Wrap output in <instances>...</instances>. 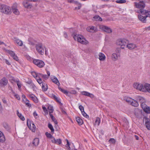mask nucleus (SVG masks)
<instances>
[{
	"mask_svg": "<svg viewBox=\"0 0 150 150\" xmlns=\"http://www.w3.org/2000/svg\"><path fill=\"white\" fill-rule=\"evenodd\" d=\"M27 125L29 128L33 132H35L36 129L35 126L33 123H31L29 119H28L27 120Z\"/></svg>",
	"mask_w": 150,
	"mask_h": 150,
	"instance_id": "obj_8",
	"label": "nucleus"
},
{
	"mask_svg": "<svg viewBox=\"0 0 150 150\" xmlns=\"http://www.w3.org/2000/svg\"><path fill=\"white\" fill-rule=\"evenodd\" d=\"M50 139H51V142L52 143H54V142H56L55 139L53 137H52Z\"/></svg>",
	"mask_w": 150,
	"mask_h": 150,
	"instance_id": "obj_57",
	"label": "nucleus"
},
{
	"mask_svg": "<svg viewBox=\"0 0 150 150\" xmlns=\"http://www.w3.org/2000/svg\"><path fill=\"white\" fill-rule=\"evenodd\" d=\"M4 62L6 63V64H7L8 65H10V62H9V61L7 60V59H4Z\"/></svg>",
	"mask_w": 150,
	"mask_h": 150,
	"instance_id": "obj_59",
	"label": "nucleus"
},
{
	"mask_svg": "<svg viewBox=\"0 0 150 150\" xmlns=\"http://www.w3.org/2000/svg\"><path fill=\"white\" fill-rule=\"evenodd\" d=\"M13 95L14 96V97L18 100H20V98L19 96L16 94L14 92H13Z\"/></svg>",
	"mask_w": 150,
	"mask_h": 150,
	"instance_id": "obj_44",
	"label": "nucleus"
},
{
	"mask_svg": "<svg viewBox=\"0 0 150 150\" xmlns=\"http://www.w3.org/2000/svg\"><path fill=\"white\" fill-rule=\"evenodd\" d=\"M79 108L81 111V112H82V111H83L84 110V108L83 106H82L81 105H80L79 106Z\"/></svg>",
	"mask_w": 150,
	"mask_h": 150,
	"instance_id": "obj_56",
	"label": "nucleus"
},
{
	"mask_svg": "<svg viewBox=\"0 0 150 150\" xmlns=\"http://www.w3.org/2000/svg\"><path fill=\"white\" fill-rule=\"evenodd\" d=\"M8 83L7 79L5 77L3 78L0 80V86H3L6 85Z\"/></svg>",
	"mask_w": 150,
	"mask_h": 150,
	"instance_id": "obj_14",
	"label": "nucleus"
},
{
	"mask_svg": "<svg viewBox=\"0 0 150 150\" xmlns=\"http://www.w3.org/2000/svg\"><path fill=\"white\" fill-rule=\"evenodd\" d=\"M48 109L49 113H52L54 110L53 107L50 105L48 107Z\"/></svg>",
	"mask_w": 150,
	"mask_h": 150,
	"instance_id": "obj_38",
	"label": "nucleus"
},
{
	"mask_svg": "<svg viewBox=\"0 0 150 150\" xmlns=\"http://www.w3.org/2000/svg\"><path fill=\"white\" fill-rule=\"evenodd\" d=\"M33 115L34 117L35 118H36V116H38V114L35 112H33Z\"/></svg>",
	"mask_w": 150,
	"mask_h": 150,
	"instance_id": "obj_61",
	"label": "nucleus"
},
{
	"mask_svg": "<svg viewBox=\"0 0 150 150\" xmlns=\"http://www.w3.org/2000/svg\"><path fill=\"white\" fill-rule=\"evenodd\" d=\"M76 120L79 125H81L83 123V120L79 117H76Z\"/></svg>",
	"mask_w": 150,
	"mask_h": 150,
	"instance_id": "obj_32",
	"label": "nucleus"
},
{
	"mask_svg": "<svg viewBox=\"0 0 150 150\" xmlns=\"http://www.w3.org/2000/svg\"><path fill=\"white\" fill-rule=\"evenodd\" d=\"M126 47L130 50H132L136 48L137 46L135 44L133 43H130L126 44Z\"/></svg>",
	"mask_w": 150,
	"mask_h": 150,
	"instance_id": "obj_19",
	"label": "nucleus"
},
{
	"mask_svg": "<svg viewBox=\"0 0 150 150\" xmlns=\"http://www.w3.org/2000/svg\"><path fill=\"white\" fill-rule=\"evenodd\" d=\"M74 38L76 41L83 45H87L89 42L81 35H75L74 36Z\"/></svg>",
	"mask_w": 150,
	"mask_h": 150,
	"instance_id": "obj_1",
	"label": "nucleus"
},
{
	"mask_svg": "<svg viewBox=\"0 0 150 150\" xmlns=\"http://www.w3.org/2000/svg\"><path fill=\"white\" fill-rule=\"evenodd\" d=\"M124 100L127 103L131 105L132 106L137 107L139 105L138 102L136 100L129 97H125Z\"/></svg>",
	"mask_w": 150,
	"mask_h": 150,
	"instance_id": "obj_2",
	"label": "nucleus"
},
{
	"mask_svg": "<svg viewBox=\"0 0 150 150\" xmlns=\"http://www.w3.org/2000/svg\"><path fill=\"white\" fill-rule=\"evenodd\" d=\"M45 135L47 138L50 139H51L53 137L51 134L47 132H46Z\"/></svg>",
	"mask_w": 150,
	"mask_h": 150,
	"instance_id": "obj_50",
	"label": "nucleus"
},
{
	"mask_svg": "<svg viewBox=\"0 0 150 150\" xmlns=\"http://www.w3.org/2000/svg\"><path fill=\"white\" fill-rule=\"evenodd\" d=\"M93 19L95 21H102V18L98 16H96L94 17Z\"/></svg>",
	"mask_w": 150,
	"mask_h": 150,
	"instance_id": "obj_34",
	"label": "nucleus"
},
{
	"mask_svg": "<svg viewBox=\"0 0 150 150\" xmlns=\"http://www.w3.org/2000/svg\"><path fill=\"white\" fill-rule=\"evenodd\" d=\"M17 6L16 4H14L12 7V11L13 13L16 15L19 14V12L16 7Z\"/></svg>",
	"mask_w": 150,
	"mask_h": 150,
	"instance_id": "obj_16",
	"label": "nucleus"
},
{
	"mask_svg": "<svg viewBox=\"0 0 150 150\" xmlns=\"http://www.w3.org/2000/svg\"><path fill=\"white\" fill-rule=\"evenodd\" d=\"M144 92H148L150 93V84L146 83L144 86L143 91Z\"/></svg>",
	"mask_w": 150,
	"mask_h": 150,
	"instance_id": "obj_11",
	"label": "nucleus"
},
{
	"mask_svg": "<svg viewBox=\"0 0 150 150\" xmlns=\"http://www.w3.org/2000/svg\"><path fill=\"white\" fill-rule=\"evenodd\" d=\"M100 123V119L98 117H97L96 118L95 123L94 124L95 126L97 125L98 126L99 125Z\"/></svg>",
	"mask_w": 150,
	"mask_h": 150,
	"instance_id": "obj_33",
	"label": "nucleus"
},
{
	"mask_svg": "<svg viewBox=\"0 0 150 150\" xmlns=\"http://www.w3.org/2000/svg\"><path fill=\"white\" fill-rule=\"evenodd\" d=\"M40 76V77H42L45 79H46L48 78V76L47 75H43L41 74H39Z\"/></svg>",
	"mask_w": 150,
	"mask_h": 150,
	"instance_id": "obj_45",
	"label": "nucleus"
},
{
	"mask_svg": "<svg viewBox=\"0 0 150 150\" xmlns=\"http://www.w3.org/2000/svg\"><path fill=\"white\" fill-rule=\"evenodd\" d=\"M58 88L64 94L67 95L68 93V92L67 91L64 90V89L62 88L61 87H58Z\"/></svg>",
	"mask_w": 150,
	"mask_h": 150,
	"instance_id": "obj_36",
	"label": "nucleus"
},
{
	"mask_svg": "<svg viewBox=\"0 0 150 150\" xmlns=\"http://www.w3.org/2000/svg\"><path fill=\"white\" fill-rule=\"evenodd\" d=\"M42 88L43 91H46L47 89V84L45 83H42Z\"/></svg>",
	"mask_w": 150,
	"mask_h": 150,
	"instance_id": "obj_30",
	"label": "nucleus"
},
{
	"mask_svg": "<svg viewBox=\"0 0 150 150\" xmlns=\"http://www.w3.org/2000/svg\"><path fill=\"white\" fill-rule=\"evenodd\" d=\"M99 59L100 61H103L105 60V56L102 53L100 52L98 54Z\"/></svg>",
	"mask_w": 150,
	"mask_h": 150,
	"instance_id": "obj_22",
	"label": "nucleus"
},
{
	"mask_svg": "<svg viewBox=\"0 0 150 150\" xmlns=\"http://www.w3.org/2000/svg\"><path fill=\"white\" fill-rule=\"evenodd\" d=\"M4 45L5 46H6V45L3 42L0 40V45Z\"/></svg>",
	"mask_w": 150,
	"mask_h": 150,
	"instance_id": "obj_62",
	"label": "nucleus"
},
{
	"mask_svg": "<svg viewBox=\"0 0 150 150\" xmlns=\"http://www.w3.org/2000/svg\"><path fill=\"white\" fill-rule=\"evenodd\" d=\"M67 1L68 3H73L74 4L75 1H74V0H67Z\"/></svg>",
	"mask_w": 150,
	"mask_h": 150,
	"instance_id": "obj_58",
	"label": "nucleus"
},
{
	"mask_svg": "<svg viewBox=\"0 0 150 150\" xmlns=\"http://www.w3.org/2000/svg\"><path fill=\"white\" fill-rule=\"evenodd\" d=\"M137 100L139 101L141 104L143 102H146V100L143 97L139 96L137 97Z\"/></svg>",
	"mask_w": 150,
	"mask_h": 150,
	"instance_id": "obj_23",
	"label": "nucleus"
},
{
	"mask_svg": "<svg viewBox=\"0 0 150 150\" xmlns=\"http://www.w3.org/2000/svg\"><path fill=\"white\" fill-rule=\"evenodd\" d=\"M144 85L139 83H135L133 84L134 88L140 91H143Z\"/></svg>",
	"mask_w": 150,
	"mask_h": 150,
	"instance_id": "obj_6",
	"label": "nucleus"
},
{
	"mask_svg": "<svg viewBox=\"0 0 150 150\" xmlns=\"http://www.w3.org/2000/svg\"><path fill=\"white\" fill-rule=\"evenodd\" d=\"M116 2L117 3L122 4L125 3L126 2L125 0H119L116 1Z\"/></svg>",
	"mask_w": 150,
	"mask_h": 150,
	"instance_id": "obj_43",
	"label": "nucleus"
},
{
	"mask_svg": "<svg viewBox=\"0 0 150 150\" xmlns=\"http://www.w3.org/2000/svg\"><path fill=\"white\" fill-rule=\"evenodd\" d=\"M39 143V140L38 138H35L33 140V144L35 146H37Z\"/></svg>",
	"mask_w": 150,
	"mask_h": 150,
	"instance_id": "obj_27",
	"label": "nucleus"
},
{
	"mask_svg": "<svg viewBox=\"0 0 150 150\" xmlns=\"http://www.w3.org/2000/svg\"><path fill=\"white\" fill-rule=\"evenodd\" d=\"M32 75V76L36 79L37 78H39V74H37L35 71H32L31 72Z\"/></svg>",
	"mask_w": 150,
	"mask_h": 150,
	"instance_id": "obj_31",
	"label": "nucleus"
},
{
	"mask_svg": "<svg viewBox=\"0 0 150 150\" xmlns=\"http://www.w3.org/2000/svg\"><path fill=\"white\" fill-rule=\"evenodd\" d=\"M40 76H39V78H37L36 79L38 83L40 85H41V84H42V83H44L42 82V79L40 78Z\"/></svg>",
	"mask_w": 150,
	"mask_h": 150,
	"instance_id": "obj_41",
	"label": "nucleus"
},
{
	"mask_svg": "<svg viewBox=\"0 0 150 150\" xmlns=\"http://www.w3.org/2000/svg\"><path fill=\"white\" fill-rule=\"evenodd\" d=\"M135 6L136 8L139 9L136 11V12L138 13H141L140 11L141 10H144V8L145 6V4L143 1H140L138 2H135Z\"/></svg>",
	"mask_w": 150,
	"mask_h": 150,
	"instance_id": "obj_3",
	"label": "nucleus"
},
{
	"mask_svg": "<svg viewBox=\"0 0 150 150\" xmlns=\"http://www.w3.org/2000/svg\"><path fill=\"white\" fill-rule=\"evenodd\" d=\"M120 57V54L114 53L112 54V58L113 60L116 61L118 59V57Z\"/></svg>",
	"mask_w": 150,
	"mask_h": 150,
	"instance_id": "obj_21",
	"label": "nucleus"
},
{
	"mask_svg": "<svg viewBox=\"0 0 150 150\" xmlns=\"http://www.w3.org/2000/svg\"><path fill=\"white\" fill-rule=\"evenodd\" d=\"M82 114V115L84 117H85L86 118H88L89 117L88 115L84 111V110L82 111L81 112Z\"/></svg>",
	"mask_w": 150,
	"mask_h": 150,
	"instance_id": "obj_47",
	"label": "nucleus"
},
{
	"mask_svg": "<svg viewBox=\"0 0 150 150\" xmlns=\"http://www.w3.org/2000/svg\"><path fill=\"white\" fill-rule=\"evenodd\" d=\"M86 30L90 32L94 33L97 31V29L96 27L94 26H89L87 28Z\"/></svg>",
	"mask_w": 150,
	"mask_h": 150,
	"instance_id": "obj_15",
	"label": "nucleus"
},
{
	"mask_svg": "<svg viewBox=\"0 0 150 150\" xmlns=\"http://www.w3.org/2000/svg\"><path fill=\"white\" fill-rule=\"evenodd\" d=\"M145 125L147 128L148 130H150V122L148 121L146 122Z\"/></svg>",
	"mask_w": 150,
	"mask_h": 150,
	"instance_id": "obj_40",
	"label": "nucleus"
},
{
	"mask_svg": "<svg viewBox=\"0 0 150 150\" xmlns=\"http://www.w3.org/2000/svg\"><path fill=\"white\" fill-rule=\"evenodd\" d=\"M3 127L6 129H7L8 128V124L6 123H4L3 124Z\"/></svg>",
	"mask_w": 150,
	"mask_h": 150,
	"instance_id": "obj_51",
	"label": "nucleus"
},
{
	"mask_svg": "<svg viewBox=\"0 0 150 150\" xmlns=\"http://www.w3.org/2000/svg\"><path fill=\"white\" fill-rule=\"evenodd\" d=\"M25 103L26 105H27L29 107H30L31 106V104L29 103V102H25Z\"/></svg>",
	"mask_w": 150,
	"mask_h": 150,
	"instance_id": "obj_60",
	"label": "nucleus"
},
{
	"mask_svg": "<svg viewBox=\"0 0 150 150\" xmlns=\"http://www.w3.org/2000/svg\"><path fill=\"white\" fill-rule=\"evenodd\" d=\"M51 80L54 83L56 84L58 86H59L60 83L58 79L55 76L53 77V78Z\"/></svg>",
	"mask_w": 150,
	"mask_h": 150,
	"instance_id": "obj_28",
	"label": "nucleus"
},
{
	"mask_svg": "<svg viewBox=\"0 0 150 150\" xmlns=\"http://www.w3.org/2000/svg\"><path fill=\"white\" fill-rule=\"evenodd\" d=\"M66 140L67 141V144L65 145V147L67 148L68 150H71V148L70 147V144L69 142L67 139H66Z\"/></svg>",
	"mask_w": 150,
	"mask_h": 150,
	"instance_id": "obj_37",
	"label": "nucleus"
},
{
	"mask_svg": "<svg viewBox=\"0 0 150 150\" xmlns=\"http://www.w3.org/2000/svg\"><path fill=\"white\" fill-rule=\"evenodd\" d=\"M145 29L146 30H150V26H149L148 27L145 28Z\"/></svg>",
	"mask_w": 150,
	"mask_h": 150,
	"instance_id": "obj_63",
	"label": "nucleus"
},
{
	"mask_svg": "<svg viewBox=\"0 0 150 150\" xmlns=\"http://www.w3.org/2000/svg\"><path fill=\"white\" fill-rule=\"evenodd\" d=\"M121 51V49L120 48H117L115 50V53L120 54Z\"/></svg>",
	"mask_w": 150,
	"mask_h": 150,
	"instance_id": "obj_49",
	"label": "nucleus"
},
{
	"mask_svg": "<svg viewBox=\"0 0 150 150\" xmlns=\"http://www.w3.org/2000/svg\"><path fill=\"white\" fill-rule=\"evenodd\" d=\"M52 119L55 124L57 125V121L54 117L52 118Z\"/></svg>",
	"mask_w": 150,
	"mask_h": 150,
	"instance_id": "obj_53",
	"label": "nucleus"
},
{
	"mask_svg": "<svg viewBox=\"0 0 150 150\" xmlns=\"http://www.w3.org/2000/svg\"><path fill=\"white\" fill-rule=\"evenodd\" d=\"M13 59L17 61L18 60V59L17 56L15 54L12 57Z\"/></svg>",
	"mask_w": 150,
	"mask_h": 150,
	"instance_id": "obj_54",
	"label": "nucleus"
},
{
	"mask_svg": "<svg viewBox=\"0 0 150 150\" xmlns=\"http://www.w3.org/2000/svg\"><path fill=\"white\" fill-rule=\"evenodd\" d=\"M74 4L78 6V7H76L75 8V10H79L80 9L81 6V4L80 3L77 1H75Z\"/></svg>",
	"mask_w": 150,
	"mask_h": 150,
	"instance_id": "obj_25",
	"label": "nucleus"
},
{
	"mask_svg": "<svg viewBox=\"0 0 150 150\" xmlns=\"http://www.w3.org/2000/svg\"><path fill=\"white\" fill-rule=\"evenodd\" d=\"M128 41L126 39H119L116 42L117 45H126L127 44Z\"/></svg>",
	"mask_w": 150,
	"mask_h": 150,
	"instance_id": "obj_10",
	"label": "nucleus"
},
{
	"mask_svg": "<svg viewBox=\"0 0 150 150\" xmlns=\"http://www.w3.org/2000/svg\"><path fill=\"white\" fill-rule=\"evenodd\" d=\"M100 28L101 29L108 33H111L112 32V30L108 26L101 25L100 26Z\"/></svg>",
	"mask_w": 150,
	"mask_h": 150,
	"instance_id": "obj_9",
	"label": "nucleus"
},
{
	"mask_svg": "<svg viewBox=\"0 0 150 150\" xmlns=\"http://www.w3.org/2000/svg\"><path fill=\"white\" fill-rule=\"evenodd\" d=\"M109 141L110 142H111L112 143H115V140L113 138L110 139Z\"/></svg>",
	"mask_w": 150,
	"mask_h": 150,
	"instance_id": "obj_52",
	"label": "nucleus"
},
{
	"mask_svg": "<svg viewBox=\"0 0 150 150\" xmlns=\"http://www.w3.org/2000/svg\"><path fill=\"white\" fill-rule=\"evenodd\" d=\"M5 140V138L3 133L0 131V142L3 143Z\"/></svg>",
	"mask_w": 150,
	"mask_h": 150,
	"instance_id": "obj_24",
	"label": "nucleus"
},
{
	"mask_svg": "<svg viewBox=\"0 0 150 150\" xmlns=\"http://www.w3.org/2000/svg\"><path fill=\"white\" fill-rule=\"evenodd\" d=\"M55 141H56V142H54V143L58 144H60L62 143L61 140L60 139H55Z\"/></svg>",
	"mask_w": 150,
	"mask_h": 150,
	"instance_id": "obj_42",
	"label": "nucleus"
},
{
	"mask_svg": "<svg viewBox=\"0 0 150 150\" xmlns=\"http://www.w3.org/2000/svg\"><path fill=\"white\" fill-rule=\"evenodd\" d=\"M36 48L39 53L42 55L44 54L45 49L42 45L39 44L37 45Z\"/></svg>",
	"mask_w": 150,
	"mask_h": 150,
	"instance_id": "obj_7",
	"label": "nucleus"
},
{
	"mask_svg": "<svg viewBox=\"0 0 150 150\" xmlns=\"http://www.w3.org/2000/svg\"><path fill=\"white\" fill-rule=\"evenodd\" d=\"M143 110L147 113H150V108L148 106Z\"/></svg>",
	"mask_w": 150,
	"mask_h": 150,
	"instance_id": "obj_39",
	"label": "nucleus"
},
{
	"mask_svg": "<svg viewBox=\"0 0 150 150\" xmlns=\"http://www.w3.org/2000/svg\"><path fill=\"white\" fill-rule=\"evenodd\" d=\"M13 40L14 42L16 43L18 45L20 46H22L23 45V41L16 37L13 38Z\"/></svg>",
	"mask_w": 150,
	"mask_h": 150,
	"instance_id": "obj_12",
	"label": "nucleus"
},
{
	"mask_svg": "<svg viewBox=\"0 0 150 150\" xmlns=\"http://www.w3.org/2000/svg\"><path fill=\"white\" fill-rule=\"evenodd\" d=\"M146 103V102H143L141 104V106L143 109H145L146 107L147 106V105L145 104Z\"/></svg>",
	"mask_w": 150,
	"mask_h": 150,
	"instance_id": "obj_46",
	"label": "nucleus"
},
{
	"mask_svg": "<svg viewBox=\"0 0 150 150\" xmlns=\"http://www.w3.org/2000/svg\"><path fill=\"white\" fill-rule=\"evenodd\" d=\"M33 63L40 68L43 67L45 65L44 62L43 61L39 59H34L33 61Z\"/></svg>",
	"mask_w": 150,
	"mask_h": 150,
	"instance_id": "obj_5",
	"label": "nucleus"
},
{
	"mask_svg": "<svg viewBox=\"0 0 150 150\" xmlns=\"http://www.w3.org/2000/svg\"><path fill=\"white\" fill-rule=\"evenodd\" d=\"M22 4L23 6L25 8L27 9L31 8L32 7V5L30 4L27 1H24L22 2Z\"/></svg>",
	"mask_w": 150,
	"mask_h": 150,
	"instance_id": "obj_13",
	"label": "nucleus"
},
{
	"mask_svg": "<svg viewBox=\"0 0 150 150\" xmlns=\"http://www.w3.org/2000/svg\"><path fill=\"white\" fill-rule=\"evenodd\" d=\"M0 11L6 14L11 13V8L3 4H0Z\"/></svg>",
	"mask_w": 150,
	"mask_h": 150,
	"instance_id": "obj_4",
	"label": "nucleus"
},
{
	"mask_svg": "<svg viewBox=\"0 0 150 150\" xmlns=\"http://www.w3.org/2000/svg\"><path fill=\"white\" fill-rule=\"evenodd\" d=\"M140 11L141 13L142 14L146 15V18L147 17H150V11H148L146 10H141Z\"/></svg>",
	"mask_w": 150,
	"mask_h": 150,
	"instance_id": "obj_17",
	"label": "nucleus"
},
{
	"mask_svg": "<svg viewBox=\"0 0 150 150\" xmlns=\"http://www.w3.org/2000/svg\"><path fill=\"white\" fill-rule=\"evenodd\" d=\"M17 114L18 117L22 121H24L25 120V118L22 115V114L20 113L18 110H17Z\"/></svg>",
	"mask_w": 150,
	"mask_h": 150,
	"instance_id": "obj_29",
	"label": "nucleus"
},
{
	"mask_svg": "<svg viewBox=\"0 0 150 150\" xmlns=\"http://www.w3.org/2000/svg\"><path fill=\"white\" fill-rule=\"evenodd\" d=\"M8 52L12 57H13L15 54L14 52L12 51L8 50Z\"/></svg>",
	"mask_w": 150,
	"mask_h": 150,
	"instance_id": "obj_48",
	"label": "nucleus"
},
{
	"mask_svg": "<svg viewBox=\"0 0 150 150\" xmlns=\"http://www.w3.org/2000/svg\"><path fill=\"white\" fill-rule=\"evenodd\" d=\"M138 18L139 20L144 23L146 22V16H143L141 15H138Z\"/></svg>",
	"mask_w": 150,
	"mask_h": 150,
	"instance_id": "obj_20",
	"label": "nucleus"
},
{
	"mask_svg": "<svg viewBox=\"0 0 150 150\" xmlns=\"http://www.w3.org/2000/svg\"><path fill=\"white\" fill-rule=\"evenodd\" d=\"M48 126L49 128L51 130V133H52L53 134L54 132V129L52 125L51 124L49 123L48 124Z\"/></svg>",
	"mask_w": 150,
	"mask_h": 150,
	"instance_id": "obj_35",
	"label": "nucleus"
},
{
	"mask_svg": "<svg viewBox=\"0 0 150 150\" xmlns=\"http://www.w3.org/2000/svg\"><path fill=\"white\" fill-rule=\"evenodd\" d=\"M42 108L44 111L45 113H47V110L45 106H42Z\"/></svg>",
	"mask_w": 150,
	"mask_h": 150,
	"instance_id": "obj_55",
	"label": "nucleus"
},
{
	"mask_svg": "<svg viewBox=\"0 0 150 150\" xmlns=\"http://www.w3.org/2000/svg\"><path fill=\"white\" fill-rule=\"evenodd\" d=\"M52 113H49V114L50 117H51V119H52V118L54 117V116H53L51 114Z\"/></svg>",
	"mask_w": 150,
	"mask_h": 150,
	"instance_id": "obj_64",
	"label": "nucleus"
},
{
	"mask_svg": "<svg viewBox=\"0 0 150 150\" xmlns=\"http://www.w3.org/2000/svg\"><path fill=\"white\" fill-rule=\"evenodd\" d=\"M81 93L82 95L89 97L91 98H93L94 97V95L93 94L86 91H82Z\"/></svg>",
	"mask_w": 150,
	"mask_h": 150,
	"instance_id": "obj_18",
	"label": "nucleus"
},
{
	"mask_svg": "<svg viewBox=\"0 0 150 150\" xmlns=\"http://www.w3.org/2000/svg\"><path fill=\"white\" fill-rule=\"evenodd\" d=\"M29 96L36 103L38 102V99L35 96L32 94L29 95Z\"/></svg>",
	"mask_w": 150,
	"mask_h": 150,
	"instance_id": "obj_26",
	"label": "nucleus"
}]
</instances>
